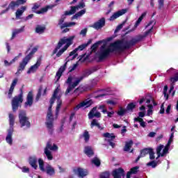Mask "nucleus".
<instances>
[{"instance_id":"obj_58","label":"nucleus","mask_w":178,"mask_h":178,"mask_svg":"<svg viewBox=\"0 0 178 178\" xmlns=\"http://www.w3.org/2000/svg\"><path fill=\"white\" fill-rule=\"evenodd\" d=\"M58 168L60 173H65V172H66L65 168L60 166V165H58Z\"/></svg>"},{"instance_id":"obj_42","label":"nucleus","mask_w":178,"mask_h":178,"mask_svg":"<svg viewBox=\"0 0 178 178\" xmlns=\"http://www.w3.org/2000/svg\"><path fill=\"white\" fill-rule=\"evenodd\" d=\"M127 110L125 108H122V107H120L118 111V115L120 116L124 115L126 114Z\"/></svg>"},{"instance_id":"obj_1","label":"nucleus","mask_w":178,"mask_h":178,"mask_svg":"<svg viewBox=\"0 0 178 178\" xmlns=\"http://www.w3.org/2000/svg\"><path fill=\"white\" fill-rule=\"evenodd\" d=\"M137 42H138V35L136 38H134L130 42L117 40L116 42L111 43L108 47L106 44H104L96 52L95 58H97L99 61H102L108 58L113 51H123V50L128 49L131 44H134L137 43Z\"/></svg>"},{"instance_id":"obj_63","label":"nucleus","mask_w":178,"mask_h":178,"mask_svg":"<svg viewBox=\"0 0 178 178\" xmlns=\"http://www.w3.org/2000/svg\"><path fill=\"white\" fill-rule=\"evenodd\" d=\"M139 117H138L137 118H141L143 119L145 115V113L143 112V111H140V113H139Z\"/></svg>"},{"instance_id":"obj_24","label":"nucleus","mask_w":178,"mask_h":178,"mask_svg":"<svg viewBox=\"0 0 178 178\" xmlns=\"http://www.w3.org/2000/svg\"><path fill=\"white\" fill-rule=\"evenodd\" d=\"M45 172L49 176H54L56 173L55 168L51 166V165H47L45 167Z\"/></svg>"},{"instance_id":"obj_19","label":"nucleus","mask_w":178,"mask_h":178,"mask_svg":"<svg viewBox=\"0 0 178 178\" xmlns=\"http://www.w3.org/2000/svg\"><path fill=\"white\" fill-rule=\"evenodd\" d=\"M94 117H96L97 118H100L101 117V113L97 111V107H94L88 113V118L90 120H92Z\"/></svg>"},{"instance_id":"obj_21","label":"nucleus","mask_w":178,"mask_h":178,"mask_svg":"<svg viewBox=\"0 0 178 178\" xmlns=\"http://www.w3.org/2000/svg\"><path fill=\"white\" fill-rule=\"evenodd\" d=\"M127 12V9H122V10H118V12H116L110 17V20L111 21L115 20V19H118V17H120V16L125 15Z\"/></svg>"},{"instance_id":"obj_15","label":"nucleus","mask_w":178,"mask_h":178,"mask_svg":"<svg viewBox=\"0 0 178 178\" xmlns=\"http://www.w3.org/2000/svg\"><path fill=\"white\" fill-rule=\"evenodd\" d=\"M88 43H83V44H80L78 46V47H76L72 51H70V56H72V58H76L78 56V50H83V49H86L87 47Z\"/></svg>"},{"instance_id":"obj_5","label":"nucleus","mask_w":178,"mask_h":178,"mask_svg":"<svg viewBox=\"0 0 178 178\" xmlns=\"http://www.w3.org/2000/svg\"><path fill=\"white\" fill-rule=\"evenodd\" d=\"M86 5L84 2L82 1L80 2L77 6H72L69 12H65V15H74L76 13V10H79V9H82L80 12H78V13H76L72 17V19L74 20V19H78V17H81L83 16V15H85L86 10V9H83L85 8Z\"/></svg>"},{"instance_id":"obj_56","label":"nucleus","mask_w":178,"mask_h":178,"mask_svg":"<svg viewBox=\"0 0 178 178\" xmlns=\"http://www.w3.org/2000/svg\"><path fill=\"white\" fill-rule=\"evenodd\" d=\"M107 104H111V106H116L118 104L117 100H107Z\"/></svg>"},{"instance_id":"obj_53","label":"nucleus","mask_w":178,"mask_h":178,"mask_svg":"<svg viewBox=\"0 0 178 178\" xmlns=\"http://www.w3.org/2000/svg\"><path fill=\"white\" fill-rule=\"evenodd\" d=\"M20 169L24 173H29L30 172V169L27 166H22V168H20Z\"/></svg>"},{"instance_id":"obj_39","label":"nucleus","mask_w":178,"mask_h":178,"mask_svg":"<svg viewBox=\"0 0 178 178\" xmlns=\"http://www.w3.org/2000/svg\"><path fill=\"white\" fill-rule=\"evenodd\" d=\"M158 163H160L159 161H151V162H148L147 165V166H152V168H156Z\"/></svg>"},{"instance_id":"obj_54","label":"nucleus","mask_w":178,"mask_h":178,"mask_svg":"<svg viewBox=\"0 0 178 178\" xmlns=\"http://www.w3.org/2000/svg\"><path fill=\"white\" fill-rule=\"evenodd\" d=\"M168 87L167 86H164V88H163V95L166 99V100L168 99V95H167V92H168Z\"/></svg>"},{"instance_id":"obj_18","label":"nucleus","mask_w":178,"mask_h":178,"mask_svg":"<svg viewBox=\"0 0 178 178\" xmlns=\"http://www.w3.org/2000/svg\"><path fill=\"white\" fill-rule=\"evenodd\" d=\"M113 176L114 178H122L124 176V170L122 168H119L118 169H115L113 171Z\"/></svg>"},{"instance_id":"obj_37","label":"nucleus","mask_w":178,"mask_h":178,"mask_svg":"<svg viewBox=\"0 0 178 178\" xmlns=\"http://www.w3.org/2000/svg\"><path fill=\"white\" fill-rule=\"evenodd\" d=\"M82 137H83V139L86 142L89 141L90 137L89 131H88V130H85L82 134Z\"/></svg>"},{"instance_id":"obj_64","label":"nucleus","mask_w":178,"mask_h":178,"mask_svg":"<svg viewBox=\"0 0 178 178\" xmlns=\"http://www.w3.org/2000/svg\"><path fill=\"white\" fill-rule=\"evenodd\" d=\"M113 114H115L114 111H107V115L108 117H109V118H111L113 115Z\"/></svg>"},{"instance_id":"obj_52","label":"nucleus","mask_w":178,"mask_h":178,"mask_svg":"<svg viewBox=\"0 0 178 178\" xmlns=\"http://www.w3.org/2000/svg\"><path fill=\"white\" fill-rule=\"evenodd\" d=\"M13 93V83H11V86L10 87L9 91H8V97L10 99L12 97V95Z\"/></svg>"},{"instance_id":"obj_32","label":"nucleus","mask_w":178,"mask_h":178,"mask_svg":"<svg viewBox=\"0 0 178 178\" xmlns=\"http://www.w3.org/2000/svg\"><path fill=\"white\" fill-rule=\"evenodd\" d=\"M133 145V140H130L129 141H127L125 146L124 147V151H130V149L131 148Z\"/></svg>"},{"instance_id":"obj_30","label":"nucleus","mask_w":178,"mask_h":178,"mask_svg":"<svg viewBox=\"0 0 178 178\" xmlns=\"http://www.w3.org/2000/svg\"><path fill=\"white\" fill-rule=\"evenodd\" d=\"M85 154H86V155H88V156H92V155H93L94 154V151L92 148V147H85Z\"/></svg>"},{"instance_id":"obj_23","label":"nucleus","mask_w":178,"mask_h":178,"mask_svg":"<svg viewBox=\"0 0 178 178\" xmlns=\"http://www.w3.org/2000/svg\"><path fill=\"white\" fill-rule=\"evenodd\" d=\"M65 19L62 17L58 22V24L60 26V29H65V27H72V26H75L76 22H64Z\"/></svg>"},{"instance_id":"obj_28","label":"nucleus","mask_w":178,"mask_h":178,"mask_svg":"<svg viewBox=\"0 0 178 178\" xmlns=\"http://www.w3.org/2000/svg\"><path fill=\"white\" fill-rule=\"evenodd\" d=\"M26 10V6H22L19 9H17L15 13L16 19H20L21 16H22L23 13Z\"/></svg>"},{"instance_id":"obj_43","label":"nucleus","mask_w":178,"mask_h":178,"mask_svg":"<svg viewBox=\"0 0 178 178\" xmlns=\"http://www.w3.org/2000/svg\"><path fill=\"white\" fill-rule=\"evenodd\" d=\"M134 120H135V122H139L140 124V126H142V127H145L146 122H145V121H143V119H141V118H135Z\"/></svg>"},{"instance_id":"obj_26","label":"nucleus","mask_w":178,"mask_h":178,"mask_svg":"<svg viewBox=\"0 0 178 178\" xmlns=\"http://www.w3.org/2000/svg\"><path fill=\"white\" fill-rule=\"evenodd\" d=\"M38 158L36 156H30L29 157V164L34 169H37L38 166Z\"/></svg>"},{"instance_id":"obj_35","label":"nucleus","mask_w":178,"mask_h":178,"mask_svg":"<svg viewBox=\"0 0 178 178\" xmlns=\"http://www.w3.org/2000/svg\"><path fill=\"white\" fill-rule=\"evenodd\" d=\"M38 163L40 170H42V172H46V168H44V162L43 159H42V158H40L38 159Z\"/></svg>"},{"instance_id":"obj_17","label":"nucleus","mask_w":178,"mask_h":178,"mask_svg":"<svg viewBox=\"0 0 178 178\" xmlns=\"http://www.w3.org/2000/svg\"><path fill=\"white\" fill-rule=\"evenodd\" d=\"M40 65H41V60L39 59L36 61L35 64H33V65H31V67H29V70H28L27 71V74H34L38 71Z\"/></svg>"},{"instance_id":"obj_22","label":"nucleus","mask_w":178,"mask_h":178,"mask_svg":"<svg viewBox=\"0 0 178 178\" xmlns=\"http://www.w3.org/2000/svg\"><path fill=\"white\" fill-rule=\"evenodd\" d=\"M74 172L81 178L87 176L88 174V170H86V169H83L82 168H78L77 169H75Z\"/></svg>"},{"instance_id":"obj_59","label":"nucleus","mask_w":178,"mask_h":178,"mask_svg":"<svg viewBox=\"0 0 178 178\" xmlns=\"http://www.w3.org/2000/svg\"><path fill=\"white\" fill-rule=\"evenodd\" d=\"M87 32H88V28H83V29H81L80 32V35H82V36H86Z\"/></svg>"},{"instance_id":"obj_48","label":"nucleus","mask_w":178,"mask_h":178,"mask_svg":"<svg viewBox=\"0 0 178 178\" xmlns=\"http://www.w3.org/2000/svg\"><path fill=\"white\" fill-rule=\"evenodd\" d=\"M22 56V53H19L17 56H16L15 57H14V58H13V60H11V64H13V63H15V61L19 60V58Z\"/></svg>"},{"instance_id":"obj_44","label":"nucleus","mask_w":178,"mask_h":178,"mask_svg":"<svg viewBox=\"0 0 178 178\" xmlns=\"http://www.w3.org/2000/svg\"><path fill=\"white\" fill-rule=\"evenodd\" d=\"M92 163H94L96 166H99L101 162L99 158L95 157L92 159Z\"/></svg>"},{"instance_id":"obj_14","label":"nucleus","mask_w":178,"mask_h":178,"mask_svg":"<svg viewBox=\"0 0 178 178\" xmlns=\"http://www.w3.org/2000/svg\"><path fill=\"white\" fill-rule=\"evenodd\" d=\"M93 104L92 100H84L83 102H81L79 103V104H77L76 107L74 108V111H78L80 110V108H87L88 107H90Z\"/></svg>"},{"instance_id":"obj_20","label":"nucleus","mask_w":178,"mask_h":178,"mask_svg":"<svg viewBox=\"0 0 178 178\" xmlns=\"http://www.w3.org/2000/svg\"><path fill=\"white\" fill-rule=\"evenodd\" d=\"M33 104V95L32 92H29L28 93L27 97H26V102L24 104L25 107H31Z\"/></svg>"},{"instance_id":"obj_27","label":"nucleus","mask_w":178,"mask_h":178,"mask_svg":"<svg viewBox=\"0 0 178 178\" xmlns=\"http://www.w3.org/2000/svg\"><path fill=\"white\" fill-rule=\"evenodd\" d=\"M67 64V63H65L64 65L60 67V68H59L58 71L56 72V79H57V81H59L60 76H62V74L65 70Z\"/></svg>"},{"instance_id":"obj_36","label":"nucleus","mask_w":178,"mask_h":178,"mask_svg":"<svg viewBox=\"0 0 178 178\" xmlns=\"http://www.w3.org/2000/svg\"><path fill=\"white\" fill-rule=\"evenodd\" d=\"M38 47L39 46H35L32 50L31 51V52L29 54V61L31 60L33 54H35V53H36V51H38Z\"/></svg>"},{"instance_id":"obj_47","label":"nucleus","mask_w":178,"mask_h":178,"mask_svg":"<svg viewBox=\"0 0 178 178\" xmlns=\"http://www.w3.org/2000/svg\"><path fill=\"white\" fill-rule=\"evenodd\" d=\"M98 109L102 110L103 114H106L108 112V110H106V108L104 104L99 106Z\"/></svg>"},{"instance_id":"obj_62","label":"nucleus","mask_w":178,"mask_h":178,"mask_svg":"<svg viewBox=\"0 0 178 178\" xmlns=\"http://www.w3.org/2000/svg\"><path fill=\"white\" fill-rule=\"evenodd\" d=\"M17 82H18L17 78H15V79H13V82H12L13 90H15V86H16Z\"/></svg>"},{"instance_id":"obj_6","label":"nucleus","mask_w":178,"mask_h":178,"mask_svg":"<svg viewBox=\"0 0 178 178\" xmlns=\"http://www.w3.org/2000/svg\"><path fill=\"white\" fill-rule=\"evenodd\" d=\"M15 115H13V114H9L10 128L7 131L6 141L10 145H12L13 144V131H14L13 125L15 124Z\"/></svg>"},{"instance_id":"obj_12","label":"nucleus","mask_w":178,"mask_h":178,"mask_svg":"<svg viewBox=\"0 0 178 178\" xmlns=\"http://www.w3.org/2000/svg\"><path fill=\"white\" fill-rule=\"evenodd\" d=\"M26 0H17L16 1V2H15V1H13L9 4L8 8L6 9V10H3L2 13H5L6 12H8L9 9L15 10V8H18L20 5H24V3H26Z\"/></svg>"},{"instance_id":"obj_3","label":"nucleus","mask_w":178,"mask_h":178,"mask_svg":"<svg viewBox=\"0 0 178 178\" xmlns=\"http://www.w3.org/2000/svg\"><path fill=\"white\" fill-rule=\"evenodd\" d=\"M75 35L63 36V38H61L58 41L57 46H56L55 49L53 50L52 56L56 54V57H60V56L67 50L68 47L72 44Z\"/></svg>"},{"instance_id":"obj_50","label":"nucleus","mask_w":178,"mask_h":178,"mask_svg":"<svg viewBox=\"0 0 178 178\" xmlns=\"http://www.w3.org/2000/svg\"><path fill=\"white\" fill-rule=\"evenodd\" d=\"M151 101L153 103L154 106H157L158 103H156L155 100L153 98L147 99L146 103L148 104L147 106H149V104H150Z\"/></svg>"},{"instance_id":"obj_38","label":"nucleus","mask_w":178,"mask_h":178,"mask_svg":"<svg viewBox=\"0 0 178 178\" xmlns=\"http://www.w3.org/2000/svg\"><path fill=\"white\" fill-rule=\"evenodd\" d=\"M93 126H97L100 130H103V129H104V127H101L100 124H99L97 120H92L91 122V127H93Z\"/></svg>"},{"instance_id":"obj_16","label":"nucleus","mask_w":178,"mask_h":178,"mask_svg":"<svg viewBox=\"0 0 178 178\" xmlns=\"http://www.w3.org/2000/svg\"><path fill=\"white\" fill-rule=\"evenodd\" d=\"M105 26V19L102 17L100 19V20L96 21L92 25V29H95V30H101V29H103Z\"/></svg>"},{"instance_id":"obj_13","label":"nucleus","mask_w":178,"mask_h":178,"mask_svg":"<svg viewBox=\"0 0 178 178\" xmlns=\"http://www.w3.org/2000/svg\"><path fill=\"white\" fill-rule=\"evenodd\" d=\"M102 136L105 137V140L109 143V145H111L112 148H115V143L112 141V140L115 138V136L113 134V133H103Z\"/></svg>"},{"instance_id":"obj_11","label":"nucleus","mask_w":178,"mask_h":178,"mask_svg":"<svg viewBox=\"0 0 178 178\" xmlns=\"http://www.w3.org/2000/svg\"><path fill=\"white\" fill-rule=\"evenodd\" d=\"M30 61L29 54H27L22 60L19 62L16 75H19L22 71H24Z\"/></svg>"},{"instance_id":"obj_8","label":"nucleus","mask_w":178,"mask_h":178,"mask_svg":"<svg viewBox=\"0 0 178 178\" xmlns=\"http://www.w3.org/2000/svg\"><path fill=\"white\" fill-rule=\"evenodd\" d=\"M170 144H172L171 136H170L168 142L165 147L163 145L161 144L156 147V153L158 155L156 159L160 156H165L168 153Z\"/></svg>"},{"instance_id":"obj_61","label":"nucleus","mask_w":178,"mask_h":178,"mask_svg":"<svg viewBox=\"0 0 178 178\" xmlns=\"http://www.w3.org/2000/svg\"><path fill=\"white\" fill-rule=\"evenodd\" d=\"M158 2H159V9H161V8H163L164 0H158Z\"/></svg>"},{"instance_id":"obj_57","label":"nucleus","mask_w":178,"mask_h":178,"mask_svg":"<svg viewBox=\"0 0 178 178\" xmlns=\"http://www.w3.org/2000/svg\"><path fill=\"white\" fill-rule=\"evenodd\" d=\"M99 43H101V42H97L96 43H94V44H92V46L91 47L92 51H94L95 50H96V49H97Z\"/></svg>"},{"instance_id":"obj_9","label":"nucleus","mask_w":178,"mask_h":178,"mask_svg":"<svg viewBox=\"0 0 178 178\" xmlns=\"http://www.w3.org/2000/svg\"><path fill=\"white\" fill-rule=\"evenodd\" d=\"M23 102V92H21L19 95H18L17 96H15V97H13V99H12L11 104L13 111H17V110H18L19 106H21Z\"/></svg>"},{"instance_id":"obj_45","label":"nucleus","mask_w":178,"mask_h":178,"mask_svg":"<svg viewBox=\"0 0 178 178\" xmlns=\"http://www.w3.org/2000/svg\"><path fill=\"white\" fill-rule=\"evenodd\" d=\"M149 154L150 159H155V152H154L152 148H149Z\"/></svg>"},{"instance_id":"obj_41","label":"nucleus","mask_w":178,"mask_h":178,"mask_svg":"<svg viewBox=\"0 0 178 178\" xmlns=\"http://www.w3.org/2000/svg\"><path fill=\"white\" fill-rule=\"evenodd\" d=\"M49 8H50V6H47L46 8H42L40 10H38V12H36V13H38V15L47 13Z\"/></svg>"},{"instance_id":"obj_55","label":"nucleus","mask_w":178,"mask_h":178,"mask_svg":"<svg viewBox=\"0 0 178 178\" xmlns=\"http://www.w3.org/2000/svg\"><path fill=\"white\" fill-rule=\"evenodd\" d=\"M136 107V104H134V103H131L130 104H129L127 106V110L129 111H132V110H134V108H135Z\"/></svg>"},{"instance_id":"obj_10","label":"nucleus","mask_w":178,"mask_h":178,"mask_svg":"<svg viewBox=\"0 0 178 178\" xmlns=\"http://www.w3.org/2000/svg\"><path fill=\"white\" fill-rule=\"evenodd\" d=\"M19 123L23 127V126H26V127H30L31 122L29 121V118H28L26 115V111H19Z\"/></svg>"},{"instance_id":"obj_60","label":"nucleus","mask_w":178,"mask_h":178,"mask_svg":"<svg viewBox=\"0 0 178 178\" xmlns=\"http://www.w3.org/2000/svg\"><path fill=\"white\" fill-rule=\"evenodd\" d=\"M109 173L108 172H106L105 173H102L100 178H109Z\"/></svg>"},{"instance_id":"obj_33","label":"nucleus","mask_w":178,"mask_h":178,"mask_svg":"<svg viewBox=\"0 0 178 178\" xmlns=\"http://www.w3.org/2000/svg\"><path fill=\"white\" fill-rule=\"evenodd\" d=\"M149 148H145L144 149H142L139 156L136 159V161H139L140 158L142 156H145L147 154H149Z\"/></svg>"},{"instance_id":"obj_40","label":"nucleus","mask_w":178,"mask_h":178,"mask_svg":"<svg viewBox=\"0 0 178 178\" xmlns=\"http://www.w3.org/2000/svg\"><path fill=\"white\" fill-rule=\"evenodd\" d=\"M147 107H148V110H147V115H148V117H149L150 115H152V114H153V106H152V104H149L147 106Z\"/></svg>"},{"instance_id":"obj_51","label":"nucleus","mask_w":178,"mask_h":178,"mask_svg":"<svg viewBox=\"0 0 178 178\" xmlns=\"http://www.w3.org/2000/svg\"><path fill=\"white\" fill-rule=\"evenodd\" d=\"M170 81L172 83H175V82L178 81V71L177 74H175V76L170 79Z\"/></svg>"},{"instance_id":"obj_25","label":"nucleus","mask_w":178,"mask_h":178,"mask_svg":"<svg viewBox=\"0 0 178 178\" xmlns=\"http://www.w3.org/2000/svg\"><path fill=\"white\" fill-rule=\"evenodd\" d=\"M145 16H146V13H143V15L138 19V20L135 22V25H134V27L129 30L130 32H132L133 31L136 30L137 27L140 26L142 20L144 19Z\"/></svg>"},{"instance_id":"obj_2","label":"nucleus","mask_w":178,"mask_h":178,"mask_svg":"<svg viewBox=\"0 0 178 178\" xmlns=\"http://www.w3.org/2000/svg\"><path fill=\"white\" fill-rule=\"evenodd\" d=\"M62 90H60V88L58 87L54 90V92L52 95L51 99H50V106L48 109V113L47 115L46 125L48 130L51 133L54 128V118L51 113V108L54 103H55V100H57V106L56 108V114L58 115L59 114V111L60 110V107L62 106V100L60 98L62 97Z\"/></svg>"},{"instance_id":"obj_49","label":"nucleus","mask_w":178,"mask_h":178,"mask_svg":"<svg viewBox=\"0 0 178 178\" xmlns=\"http://www.w3.org/2000/svg\"><path fill=\"white\" fill-rule=\"evenodd\" d=\"M175 86L172 85L170 86V90H169V95H171L172 97H174L175 95V90H174Z\"/></svg>"},{"instance_id":"obj_4","label":"nucleus","mask_w":178,"mask_h":178,"mask_svg":"<svg viewBox=\"0 0 178 178\" xmlns=\"http://www.w3.org/2000/svg\"><path fill=\"white\" fill-rule=\"evenodd\" d=\"M91 70L85 71L81 76H69L66 81V83L68 84V88L65 91V95L67 96L75 89L78 85H79L80 82L84 79V78H87L92 74Z\"/></svg>"},{"instance_id":"obj_7","label":"nucleus","mask_w":178,"mask_h":178,"mask_svg":"<svg viewBox=\"0 0 178 178\" xmlns=\"http://www.w3.org/2000/svg\"><path fill=\"white\" fill-rule=\"evenodd\" d=\"M58 147L56 145V144H52V143L50 141L47 143V145L44 149V152L49 161H52L54 158L52 151H58Z\"/></svg>"},{"instance_id":"obj_29","label":"nucleus","mask_w":178,"mask_h":178,"mask_svg":"<svg viewBox=\"0 0 178 178\" xmlns=\"http://www.w3.org/2000/svg\"><path fill=\"white\" fill-rule=\"evenodd\" d=\"M139 166L131 168L129 172L127 173V178H131V175H136L138 172Z\"/></svg>"},{"instance_id":"obj_46","label":"nucleus","mask_w":178,"mask_h":178,"mask_svg":"<svg viewBox=\"0 0 178 178\" xmlns=\"http://www.w3.org/2000/svg\"><path fill=\"white\" fill-rule=\"evenodd\" d=\"M81 92H83L82 88L79 86V88H77L76 89H75V90L74 91V93L76 96H79V95H80Z\"/></svg>"},{"instance_id":"obj_34","label":"nucleus","mask_w":178,"mask_h":178,"mask_svg":"<svg viewBox=\"0 0 178 178\" xmlns=\"http://www.w3.org/2000/svg\"><path fill=\"white\" fill-rule=\"evenodd\" d=\"M45 26L44 25H38L35 28V32L38 33H43L45 31Z\"/></svg>"},{"instance_id":"obj_31","label":"nucleus","mask_w":178,"mask_h":178,"mask_svg":"<svg viewBox=\"0 0 178 178\" xmlns=\"http://www.w3.org/2000/svg\"><path fill=\"white\" fill-rule=\"evenodd\" d=\"M25 29V26H21V28H19L18 29H14L13 31V35L12 38H15V36L18 34L20 33L21 32H24Z\"/></svg>"}]
</instances>
